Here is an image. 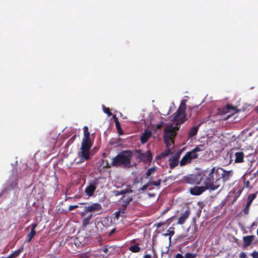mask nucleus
I'll return each mask as SVG.
<instances>
[{
	"label": "nucleus",
	"mask_w": 258,
	"mask_h": 258,
	"mask_svg": "<svg viewBox=\"0 0 258 258\" xmlns=\"http://www.w3.org/2000/svg\"><path fill=\"white\" fill-rule=\"evenodd\" d=\"M149 196L150 197H153L155 196V194H150L149 193L148 194Z\"/></svg>",
	"instance_id": "603ef678"
},
{
	"label": "nucleus",
	"mask_w": 258,
	"mask_h": 258,
	"mask_svg": "<svg viewBox=\"0 0 258 258\" xmlns=\"http://www.w3.org/2000/svg\"><path fill=\"white\" fill-rule=\"evenodd\" d=\"M245 185L246 187L250 188V182L247 180L245 182Z\"/></svg>",
	"instance_id": "49530a36"
},
{
	"label": "nucleus",
	"mask_w": 258,
	"mask_h": 258,
	"mask_svg": "<svg viewBox=\"0 0 258 258\" xmlns=\"http://www.w3.org/2000/svg\"><path fill=\"white\" fill-rule=\"evenodd\" d=\"M238 112L236 107L233 106L232 105L227 104L225 108H222L221 113L222 114L229 113L228 115L229 117L231 115H234Z\"/></svg>",
	"instance_id": "9b49d317"
},
{
	"label": "nucleus",
	"mask_w": 258,
	"mask_h": 258,
	"mask_svg": "<svg viewBox=\"0 0 258 258\" xmlns=\"http://www.w3.org/2000/svg\"><path fill=\"white\" fill-rule=\"evenodd\" d=\"M202 150L200 147L198 146L193 149L191 151L187 152L179 161L180 165L183 166L190 163L192 160L197 159L199 155L198 152Z\"/></svg>",
	"instance_id": "39448f33"
},
{
	"label": "nucleus",
	"mask_w": 258,
	"mask_h": 258,
	"mask_svg": "<svg viewBox=\"0 0 258 258\" xmlns=\"http://www.w3.org/2000/svg\"><path fill=\"white\" fill-rule=\"evenodd\" d=\"M79 207L78 205H71L69 207V210L70 211H73V210L78 208Z\"/></svg>",
	"instance_id": "a19ab883"
},
{
	"label": "nucleus",
	"mask_w": 258,
	"mask_h": 258,
	"mask_svg": "<svg viewBox=\"0 0 258 258\" xmlns=\"http://www.w3.org/2000/svg\"><path fill=\"white\" fill-rule=\"evenodd\" d=\"M176 130V128L172 125H169L164 128L163 140L166 145V150L160 154L158 156L159 158H162L170 154V146L172 144H174V139L177 134Z\"/></svg>",
	"instance_id": "7ed1b4c3"
},
{
	"label": "nucleus",
	"mask_w": 258,
	"mask_h": 258,
	"mask_svg": "<svg viewBox=\"0 0 258 258\" xmlns=\"http://www.w3.org/2000/svg\"><path fill=\"white\" fill-rule=\"evenodd\" d=\"M93 217V214H90L87 217L84 218L82 221V225L83 227H86L89 224L90 221Z\"/></svg>",
	"instance_id": "393cba45"
},
{
	"label": "nucleus",
	"mask_w": 258,
	"mask_h": 258,
	"mask_svg": "<svg viewBox=\"0 0 258 258\" xmlns=\"http://www.w3.org/2000/svg\"><path fill=\"white\" fill-rule=\"evenodd\" d=\"M256 111H257V113H258V106L256 107Z\"/></svg>",
	"instance_id": "4d7b16f0"
},
{
	"label": "nucleus",
	"mask_w": 258,
	"mask_h": 258,
	"mask_svg": "<svg viewBox=\"0 0 258 258\" xmlns=\"http://www.w3.org/2000/svg\"><path fill=\"white\" fill-rule=\"evenodd\" d=\"M184 256L185 258H196L197 254L188 252L185 253Z\"/></svg>",
	"instance_id": "473e14b6"
},
{
	"label": "nucleus",
	"mask_w": 258,
	"mask_h": 258,
	"mask_svg": "<svg viewBox=\"0 0 258 258\" xmlns=\"http://www.w3.org/2000/svg\"><path fill=\"white\" fill-rule=\"evenodd\" d=\"M113 119H114V120L115 122V126H116V129L118 131V133L120 135H122L123 132L122 131V129L120 126L119 121L118 120V118H117V117L115 115H113Z\"/></svg>",
	"instance_id": "4be33fe9"
},
{
	"label": "nucleus",
	"mask_w": 258,
	"mask_h": 258,
	"mask_svg": "<svg viewBox=\"0 0 258 258\" xmlns=\"http://www.w3.org/2000/svg\"><path fill=\"white\" fill-rule=\"evenodd\" d=\"M133 192L132 189H125L121 191L116 190L114 191L115 195L118 196L121 195H124L126 193H131Z\"/></svg>",
	"instance_id": "a878e982"
},
{
	"label": "nucleus",
	"mask_w": 258,
	"mask_h": 258,
	"mask_svg": "<svg viewBox=\"0 0 258 258\" xmlns=\"http://www.w3.org/2000/svg\"><path fill=\"white\" fill-rule=\"evenodd\" d=\"M115 230V229H112V230L110 232V233H109V235H112V234L114 232Z\"/></svg>",
	"instance_id": "3c124183"
},
{
	"label": "nucleus",
	"mask_w": 258,
	"mask_h": 258,
	"mask_svg": "<svg viewBox=\"0 0 258 258\" xmlns=\"http://www.w3.org/2000/svg\"><path fill=\"white\" fill-rule=\"evenodd\" d=\"M76 135H74L68 142L67 144L70 145L72 144L76 138Z\"/></svg>",
	"instance_id": "c9c22d12"
},
{
	"label": "nucleus",
	"mask_w": 258,
	"mask_h": 258,
	"mask_svg": "<svg viewBox=\"0 0 258 258\" xmlns=\"http://www.w3.org/2000/svg\"><path fill=\"white\" fill-rule=\"evenodd\" d=\"M233 175V170H226L222 168L220 170V179L222 178L224 182L228 181Z\"/></svg>",
	"instance_id": "f8f14e48"
},
{
	"label": "nucleus",
	"mask_w": 258,
	"mask_h": 258,
	"mask_svg": "<svg viewBox=\"0 0 258 258\" xmlns=\"http://www.w3.org/2000/svg\"><path fill=\"white\" fill-rule=\"evenodd\" d=\"M200 125L201 123H199L197 126H193L189 130L188 133V138H192L197 134Z\"/></svg>",
	"instance_id": "aec40b11"
},
{
	"label": "nucleus",
	"mask_w": 258,
	"mask_h": 258,
	"mask_svg": "<svg viewBox=\"0 0 258 258\" xmlns=\"http://www.w3.org/2000/svg\"><path fill=\"white\" fill-rule=\"evenodd\" d=\"M162 126H163L162 123H161L160 124H158L156 125V129L157 130L161 129Z\"/></svg>",
	"instance_id": "37998d69"
},
{
	"label": "nucleus",
	"mask_w": 258,
	"mask_h": 258,
	"mask_svg": "<svg viewBox=\"0 0 258 258\" xmlns=\"http://www.w3.org/2000/svg\"><path fill=\"white\" fill-rule=\"evenodd\" d=\"M120 215V211H118L115 212V217L117 219L119 218Z\"/></svg>",
	"instance_id": "a18cd8bd"
},
{
	"label": "nucleus",
	"mask_w": 258,
	"mask_h": 258,
	"mask_svg": "<svg viewBox=\"0 0 258 258\" xmlns=\"http://www.w3.org/2000/svg\"><path fill=\"white\" fill-rule=\"evenodd\" d=\"M102 209V206L101 204L96 203H93L88 206L85 207L84 212L81 213V216H84L85 214L88 212H92L94 211H98Z\"/></svg>",
	"instance_id": "6e6552de"
},
{
	"label": "nucleus",
	"mask_w": 258,
	"mask_h": 258,
	"mask_svg": "<svg viewBox=\"0 0 258 258\" xmlns=\"http://www.w3.org/2000/svg\"><path fill=\"white\" fill-rule=\"evenodd\" d=\"M220 170H222V168L213 167L201 171L203 184L206 185L210 191L215 190L220 187Z\"/></svg>",
	"instance_id": "f257e3e1"
},
{
	"label": "nucleus",
	"mask_w": 258,
	"mask_h": 258,
	"mask_svg": "<svg viewBox=\"0 0 258 258\" xmlns=\"http://www.w3.org/2000/svg\"><path fill=\"white\" fill-rule=\"evenodd\" d=\"M155 257V258H158L157 256H156H156H155V257Z\"/></svg>",
	"instance_id": "680f3d73"
},
{
	"label": "nucleus",
	"mask_w": 258,
	"mask_h": 258,
	"mask_svg": "<svg viewBox=\"0 0 258 258\" xmlns=\"http://www.w3.org/2000/svg\"><path fill=\"white\" fill-rule=\"evenodd\" d=\"M143 258H151V255L150 254H145L144 255Z\"/></svg>",
	"instance_id": "8fccbe9b"
},
{
	"label": "nucleus",
	"mask_w": 258,
	"mask_h": 258,
	"mask_svg": "<svg viewBox=\"0 0 258 258\" xmlns=\"http://www.w3.org/2000/svg\"><path fill=\"white\" fill-rule=\"evenodd\" d=\"M163 225V223L162 222H159L156 224V227L157 228L160 227Z\"/></svg>",
	"instance_id": "09e8293b"
},
{
	"label": "nucleus",
	"mask_w": 258,
	"mask_h": 258,
	"mask_svg": "<svg viewBox=\"0 0 258 258\" xmlns=\"http://www.w3.org/2000/svg\"><path fill=\"white\" fill-rule=\"evenodd\" d=\"M254 235H247L244 236L243 238V248H246L248 246H249L251 244L252 241L254 240Z\"/></svg>",
	"instance_id": "2eb2a0df"
},
{
	"label": "nucleus",
	"mask_w": 258,
	"mask_h": 258,
	"mask_svg": "<svg viewBox=\"0 0 258 258\" xmlns=\"http://www.w3.org/2000/svg\"><path fill=\"white\" fill-rule=\"evenodd\" d=\"M198 106L193 107L191 109V114L194 113H195L196 114L197 113H198Z\"/></svg>",
	"instance_id": "4c0bfd02"
},
{
	"label": "nucleus",
	"mask_w": 258,
	"mask_h": 258,
	"mask_svg": "<svg viewBox=\"0 0 258 258\" xmlns=\"http://www.w3.org/2000/svg\"><path fill=\"white\" fill-rule=\"evenodd\" d=\"M176 258H183V256H182V254H181L180 253H177L176 255Z\"/></svg>",
	"instance_id": "de8ad7c7"
},
{
	"label": "nucleus",
	"mask_w": 258,
	"mask_h": 258,
	"mask_svg": "<svg viewBox=\"0 0 258 258\" xmlns=\"http://www.w3.org/2000/svg\"><path fill=\"white\" fill-rule=\"evenodd\" d=\"M126 211V208L122 207V208L119 210V211H120V214H124L125 213Z\"/></svg>",
	"instance_id": "c03bdc74"
},
{
	"label": "nucleus",
	"mask_w": 258,
	"mask_h": 258,
	"mask_svg": "<svg viewBox=\"0 0 258 258\" xmlns=\"http://www.w3.org/2000/svg\"><path fill=\"white\" fill-rule=\"evenodd\" d=\"M174 228L173 227H170L167 230L166 234L164 235L165 236H169V240H171V237L174 234Z\"/></svg>",
	"instance_id": "c85d7f7f"
},
{
	"label": "nucleus",
	"mask_w": 258,
	"mask_h": 258,
	"mask_svg": "<svg viewBox=\"0 0 258 258\" xmlns=\"http://www.w3.org/2000/svg\"><path fill=\"white\" fill-rule=\"evenodd\" d=\"M256 197V193L250 194L247 197L246 204L247 206H250L252 202L255 199Z\"/></svg>",
	"instance_id": "bb28decb"
},
{
	"label": "nucleus",
	"mask_w": 258,
	"mask_h": 258,
	"mask_svg": "<svg viewBox=\"0 0 258 258\" xmlns=\"http://www.w3.org/2000/svg\"><path fill=\"white\" fill-rule=\"evenodd\" d=\"M152 136V133L149 130H146L142 135L141 136V142L142 144H144L147 142L148 140Z\"/></svg>",
	"instance_id": "a211bd4d"
},
{
	"label": "nucleus",
	"mask_w": 258,
	"mask_h": 258,
	"mask_svg": "<svg viewBox=\"0 0 258 258\" xmlns=\"http://www.w3.org/2000/svg\"><path fill=\"white\" fill-rule=\"evenodd\" d=\"M196 227L195 226L194 229H192L191 233V235L189 236L187 234H186L183 236L184 237H185L186 239L189 240L190 241L194 240L196 237Z\"/></svg>",
	"instance_id": "412c9836"
},
{
	"label": "nucleus",
	"mask_w": 258,
	"mask_h": 258,
	"mask_svg": "<svg viewBox=\"0 0 258 258\" xmlns=\"http://www.w3.org/2000/svg\"><path fill=\"white\" fill-rule=\"evenodd\" d=\"M133 157L132 152L130 150H125L119 153L112 161L111 165L118 166L122 165L126 167L131 166V159Z\"/></svg>",
	"instance_id": "20e7f679"
},
{
	"label": "nucleus",
	"mask_w": 258,
	"mask_h": 258,
	"mask_svg": "<svg viewBox=\"0 0 258 258\" xmlns=\"http://www.w3.org/2000/svg\"><path fill=\"white\" fill-rule=\"evenodd\" d=\"M36 233V231H31L26 236L25 242H30L32 240V238L34 237Z\"/></svg>",
	"instance_id": "b1692460"
},
{
	"label": "nucleus",
	"mask_w": 258,
	"mask_h": 258,
	"mask_svg": "<svg viewBox=\"0 0 258 258\" xmlns=\"http://www.w3.org/2000/svg\"><path fill=\"white\" fill-rule=\"evenodd\" d=\"M128 249H129V250H130L132 252L137 253V252H139L140 251L141 248L139 246V243H136V244H134V245H131L128 247Z\"/></svg>",
	"instance_id": "5701e85b"
},
{
	"label": "nucleus",
	"mask_w": 258,
	"mask_h": 258,
	"mask_svg": "<svg viewBox=\"0 0 258 258\" xmlns=\"http://www.w3.org/2000/svg\"><path fill=\"white\" fill-rule=\"evenodd\" d=\"M83 131L84 137L81 144V151L78 153V156L80 158L78 163H82L85 160H89L90 159V149L92 146V143L91 141L88 127L85 126Z\"/></svg>",
	"instance_id": "f03ea898"
},
{
	"label": "nucleus",
	"mask_w": 258,
	"mask_h": 258,
	"mask_svg": "<svg viewBox=\"0 0 258 258\" xmlns=\"http://www.w3.org/2000/svg\"><path fill=\"white\" fill-rule=\"evenodd\" d=\"M240 258H248L246 254L244 252H241L239 255Z\"/></svg>",
	"instance_id": "58836bf2"
},
{
	"label": "nucleus",
	"mask_w": 258,
	"mask_h": 258,
	"mask_svg": "<svg viewBox=\"0 0 258 258\" xmlns=\"http://www.w3.org/2000/svg\"><path fill=\"white\" fill-rule=\"evenodd\" d=\"M103 110L105 113L108 114V116H110L112 114L109 108H107L104 106Z\"/></svg>",
	"instance_id": "f704fd0d"
},
{
	"label": "nucleus",
	"mask_w": 258,
	"mask_h": 258,
	"mask_svg": "<svg viewBox=\"0 0 258 258\" xmlns=\"http://www.w3.org/2000/svg\"><path fill=\"white\" fill-rule=\"evenodd\" d=\"M242 189H241V190H240L239 191V194H241V192H242Z\"/></svg>",
	"instance_id": "6e6d98bb"
},
{
	"label": "nucleus",
	"mask_w": 258,
	"mask_h": 258,
	"mask_svg": "<svg viewBox=\"0 0 258 258\" xmlns=\"http://www.w3.org/2000/svg\"><path fill=\"white\" fill-rule=\"evenodd\" d=\"M98 183V179H95L86 187L85 192L87 196H92L94 195Z\"/></svg>",
	"instance_id": "9d476101"
},
{
	"label": "nucleus",
	"mask_w": 258,
	"mask_h": 258,
	"mask_svg": "<svg viewBox=\"0 0 258 258\" xmlns=\"http://www.w3.org/2000/svg\"><path fill=\"white\" fill-rule=\"evenodd\" d=\"M156 169V167L155 166L148 169L146 173V177L148 178L152 173L155 172Z\"/></svg>",
	"instance_id": "c756f323"
},
{
	"label": "nucleus",
	"mask_w": 258,
	"mask_h": 258,
	"mask_svg": "<svg viewBox=\"0 0 258 258\" xmlns=\"http://www.w3.org/2000/svg\"><path fill=\"white\" fill-rule=\"evenodd\" d=\"M190 230V228L189 227L187 229V231H189Z\"/></svg>",
	"instance_id": "13d9d810"
},
{
	"label": "nucleus",
	"mask_w": 258,
	"mask_h": 258,
	"mask_svg": "<svg viewBox=\"0 0 258 258\" xmlns=\"http://www.w3.org/2000/svg\"><path fill=\"white\" fill-rule=\"evenodd\" d=\"M23 246H22L21 248H20L18 250L14 251L13 253H12L11 254H10L11 258H16V257H17L21 253V252L23 251Z\"/></svg>",
	"instance_id": "cd10ccee"
},
{
	"label": "nucleus",
	"mask_w": 258,
	"mask_h": 258,
	"mask_svg": "<svg viewBox=\"0 0 258 258\" xmlns=\"http://www.w3.org/2000/svg\"><path fill=\"white\" fill-rule=\"evenodd\" d=\"M250 255L253 258H258V251H254Z\"/></svg>",
	"instance_id": "ea45409f"
},
{
	"label": "nucleus",
	"mask_w": 258,
	"mask_h": 258,
	"mask_svg": "<svg viewBox=\"0 0 258 258\" xmlns=\"http://www.w3.org/2000/svg\"><path fill=\"white\" fill-rule=\"evenodd\" d=\"M235 163H242L244 162V153L242 151H238L235 153Z\"/></svg>",
	"instance_id": "6ab92c4d"
},
{
	"label": "nucleus",
	"mask_w": 258,
	"mask_h": 258,
	"mask_svg": "<svg viewBox=\"0 0 258 258\" xmlns=\"http://www.w3.org/2000/svg\"><path fill=\"white\" fill-rule=\"evenodd\" d=\"M161 180L159 179L157 181H153L152 177L150 178L149 181L144 185L141 188L139 189V191H144L146 190L151 185H153L156 186H159L161 184Z\"/></svg>",
	"instance_id": "4468645a"
},
{
	"label": "nucleus",
	"mask_w": 258,
	"mask_h": 258,
	"mask_svg": "<svg viewBox=\"0 0 258 258\" xmlns=\"http://www.w3.org/2000/svg\"><path fill=\"white\" fill-rule=\"evenodd\" d=\"M189 214L190 211L189 210H186L184 213H181L178 219L177 224L179 225L183 224L188 218Z\"/></svg>",
	"instance_id": "dca6fc26"
},
{
	"label": "nucleus",
	"mask_w": 258,
	"mask_h": 258,
	"mask_svg": "<svg viewBox=\"0 0 258 258\" xmlns=\"http://www.w3.org/2000/svg\"><path fill=\"white\" fill-rule=\"evenodd\" d=\"M133 201V198L130 197L123 201L122 207L126 208V207L130 204V203Z\"/></svg>",
	"instance_id": "2f4dec72"
},
{
	"label": "nucleus",
	"mask_w": 258,
	"mask_h": 258,
	"mask_svg": "<svg viewBox=\"0 0 258 258\" xmlns=\"http://www.w3.org/2000/svg\"><path fill=\"white\" fill-rule=\"evenodd\" d=\"M250 206H247L246 204L245 207L243 209V213L245 215H247L249 213Z\"/></svg>",
	"instance_id": "e433bc0d"
},
{
	"label": "nucleus",
	"mask_w": 258,
	"mask_h": 258,
	"mask_svg": "<svg viewBox=\"0 0 258 258\" xmlns=\"http://www.w3.org/2000/svg\"><path fill=\"white\" fill-rule=\"evenodd\" d=\"M2 258H11V257L10 255H9L8 256H7V257H3Z\"/></svg>",
	"instance_id": "864d4df0"
},
{
	"label": "nucleus",
	"mask_w": 258,
	"mask_h": 258,
	"mask_svg": "<svg viewBox=\"0 0 258 258\" xmlns=\"http://www.w3.org/2000/svg\"><path fill=\"white\" fill-rule=\"evenodd\" d=\"M134 242H135V240H133L132 241H131V243H133Z\"/></svg>",
	"instance_id": "5fc2aeb1"
},
{
	"label": "nucleus",
	"mask_w": 258,
	"mask_h": 258,
	"mask_svg": "<svg viewBox=\"0 0 258 258\" xmlns=\"http://www.w3.org/2000/svg\"><path fill=\"white\" fill-rule=\"evenodd\" d=\"M101 251H103V252L105 253L106 255L105 254H102V255L103 256V257H106L107 256V252L108 251V248L107 247V246H105V247H104L101 250Z\"/></svg>",
	"instance_id": "72a5a7b5"
},
{
	"label": "nucleus",
	"mask_w": 258,
	"mask_h": 258,
	"mask_svg": "<svg viewBox=\"0 0 258 258\" xmlns=\"http://www.w3.org/2000/svg\"><path fill=\"white\" fill-rule=\"evenodd\" d=\"M180 154L181 151H178L169 158L168 161L170 169H172L178 165L179 163V159L180 158Z\"/></svg>",
	"instance_id": "1a4fd4ad"
},
{
	"label": "nucleus",
	"mask_w": 258,
	"mask_h": 258,
	"mask_svg": "<svg viewBox=\"0 0 258 258\" xmlns=\"http://www.w3.org/2000/svg\"><path fill=\"white\" fill-rule=\"evenodd\" d=\"M17 184H18V183H17V180H15L14 181H13L10 183V188H9V187L7 188H6L5 189H4V190L7 191L8 190H11V189H14L17 187Z\"/></svg>",
	"instance_id": "7c9ffc66"
},
{
	"label": "nucleus",
	"mask_w": 258,
	"mask_h": 258,
	"mask_svg": "<svg viewBox=\"0 0 258 258\" xmlns=\"http://www.w3.org/2000/svg\"><path fill=\"white\" fill-rule=\"evenodd\" d=\"M186 182L191 184H200L202 181L201 172L198 174H190L185 178Z\"/></svg>",
	"instance_id": "0eeeda50"
},
{
	"label": "nucleus",
	"mask_w": 258,
	"mask_h": 258,
	"mask_svg": "<svg viewBox=\"0 0 258 258\" xmlns=\"http://www.w3.org/2000/svg\"><path fill=\"white\" fill-rule=\"evenodd\" d=\"M140 157L142 160L145 162H150L152 160L151 152L148 151L146 153H141Z\"/></svg>",
	"instance_id": "f3484780"
},
{
	"label": "nucleus",
	"mask_w": 258,
	"mask_h": 258,
	"mask_svg": "<svg viewBox=\"0 0 258 258\" xmlns=\"http://www.w3.org/2000/svg\"><path fill=\"white\" fill-rule=\"evenodd\" d=\"M37 223H33L32 224L30 227H31V231H35V228L37 227Z\"/></svg>",
	"instance_id": "79ce46f5"
},
{
	"label": "nucleus",
	"mask_w": 258,
	"mask_h": 258,
	"mask_svg": "<svg viewBox=\"0 0 258 258\" xmlns=\"http://www.w3.org/2000/svg\"><path fill=\"white\" fill-rule=\"evenodd\" d=\"M152 189V188H150V187L149 188V190H151Z\"/></svg>",
	"instance_id": "052dcab7"
},
{
	"label": "nucleus",
	"mask_w": 258,
	"mask_h": 258,
	"mask_svg": "<svg viewBox=\"0 0 258 258\" xmlns=\"http://www.w3.org/2000/svg\"><path fill=\"white\" fill-rule=\"evenodd\" d=\"M256 233H257V235L258 236V228H257V231H256Z\"/></svg>",
	"instance_id": "bf43d9fd"
},
{
	"label": "nucleus",
	"mask_w": 258,
	"mask_h": 258,
	"mask_svg": "<svg viewBox=\"0 0 258 258\" xmlns=\"http://www.w3.org/2000/svg\"><path fill=\"white\" fill-rule=\"evenodd\" d=\"M186 108V104L184 103H181L176 112L175 115L173 117V121L177 125L182 124L185 121Z\"/></svg>",
	"instance_id": "423d86ee"
},
{
	"label": "nucleus",
	"mask_w": 258,
	"mask_h": 258,
	"mask_svg": "<svg viewBox=\"0 0 258 258\" xmlns=\"http://www.w3.org/2000/svg\"><path fill=\"white\" fill-rule=\"evenodd\" d=\"M206 190H208V188L205 185L204 186H195L190 189V193L192 195L199 196Z\"/></svg>",
	"instance_id": "ddd939ff"
}]
</instances>
